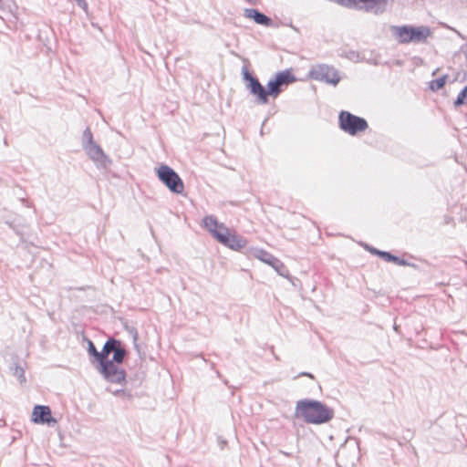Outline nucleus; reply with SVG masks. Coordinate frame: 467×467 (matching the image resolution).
<instances>
[{
    "instance_id": "4468645a",
    "label": "nucleus",
    "mask_w": 467,
    "mask_h": 467,
    "mask_svg": "<svg viewBox=\"0 0 467 467\" xmlns=\"http://www.w3.org/2000/svg\"><path fill=\"white\" fill-rule=\"evenodd\" d=\"M411 35L405 39V42H422L431 35V29L428 26H412Z\"/></svg>"
},
{
    "instance_id": "bb28decb",
    "label": "nucleus",
    "mask_w": 467,
    "mask_h": 467,
    "mask_svg": "<svg viewBox=\"0 0 467 467\" xmlns=\"http://www.w3.org/2000/svg\"><path fill=\"white\" fill-rule=\"evenodd\" d=\"M364 247L366 248V250H368L372 254H375V255L379 256V253H380V250H379V249H377L375 247H372V246H370L368 244H365Z\"/></svg>"
},
{
    "instance_id": "a878e982",
    "label": "nucleus",
    "mask_w": 467,
    "mask_h": 467,
    "mask_svg": "<svg viewBox=\"0 0 467 467\" xmlns=\"http://www.w3.org/2000/svg\"><path fill=\"white\" fill-rule=\"evenodd\" d=\"M391 256L392 254H390L389 252L380 250V253H379V257L382 258L386 262H390Z\"/></svg>"
},
{
    "instance_id": "0eeeda50",
    "label": "nucleus",
    "mask_w": 467,
    "mask_h": 467,
    "mask_svg": "<svg viewBox=\"0 0 467 467\" xmlns=\"http://www.w3.org/2000/svg\"><path fill=\"white\" fill-rule=\"evenodd\" d=\"M296 81V77L289 69L277 72L267 83V93L274 99L283 91V88Z\"/></svg>"
},
{
    "instance_id": "9d476101",
    "label": "nucleus",
    "mask_w": 467,
    "mask_h": 467,
    "mask_svg": "<svg viewBox=\"0 0 467 467\" xmlns=\"http://www.w3.org/2000/svg\"><path fill=\"white\" fill-rule=\"evenodd\" d=\"M119 344V339L114 337H109L102 348L101 351H99V355L97 356L96 361L98 365L96 366L97 370L103 376V366H108L107 362L109 361V354L114 350V345Z\"/></svg>"
},
{
    "instance_id": "f8f14e48",
    "label": "nucleus",
    "mask_w": 467,
    "mask_h": 467,
    "mask_svg": "<svg viewBox=\"0 0 467 467\" xmlns=\"http://www.w3.org/2000/svg\"><path fill=\"white\" fill-rule=\"evenodd\" d=\"M246 88L255 97L258 104L265 105L268 103L270 94L267 93V87L265 88L258 78L252 80L251 84L246 85Z\"/></svg>"
},
{
    "instance_id": "20e7f679",
    "label": "nucleus",
    "mask_w": 467,
    "mask_h": 467,
    "mask_svg": "<svg viewBox=\"0 0 467 467\" xmlns=\"http://www.w3.org/2000/svg\"><path fill=\"white\" fill-rule=\"evenodd\" d=\"M339 128L346 133L355 136L359 132L365 131L368 128V121L348 111L342 110L338 115Z\"/></svg>"
},
{
    "instance_id": "6e6552de",
    "label": "nucleus",
    "mask_w": 467,
    "mask_h": 467,
    "mask_svg": "<svg viewBox=\"0 0 467 467\" xmlns=\"http://www.w3.org/2000/svg\"><path fill=\"white\" fill-rule=\"evenodd\" d=\"M83 150L88 156L96 163L98 168L106 169L111 164V160L105 154L101 147L96 142L85 145Z\"/></svg>"
},
{
    "instance_id": "2eb2a0df",
    "label": "nucleus",
    "mask_w": 467,
    "mask_h": 467,
    "mask_svg": "<svg viewBox=\"0 0 467 467\" xmlns=\"http://www.w3.org/2000/svg\"><path fill=\"white\" fill-rule=\"evenodd\" d=\"M393 29L397 32V36L400 37V42L406 43L405 39L411 35L410 32L412 31V26H394Z\"/></svg>"
},
{
    "instance_id": "39448f33",
    "label": "nucleus",
    "mask_w": 467,
    "mask_h": 467,
    "mask_svg": "<svg viewBox=\"0 0 467 467\" xmlns=\"http://www.w3.org/2000/svg\"><path fill=\"white\" fill-rule=\"evenodd\" d=\"M158 179L175 194H182L184 191V183L179 174L170 166L161 164L156 169Z\"/></svg>"
},
{
    "instance_id": "2f4dec72",
    "label": "nucleus",
    "mask_w": 467,
    "mask_h": 467,
    "mask_svg": "<svg viewBox=\"0 0 467 467\" xmlns=\"http://www.w3.org/2000/svg\"><path fill=\"white\" fill-rule=\"evenodd\" d=\"M247 2L251 3V4H254V0H246Z\"/></svg>"
},
{
    "instance_id": "a211bd4d",
    "label": "nucleus",
    "mask_w": 467,
    "mask_h": 467,
    "mask_svg": "<svg viewBox=\"0 0 467 467\" xmlns=\"http://www.w3.org/2000/svg\"><path fill=\"white\" fill-rule=\"evenodd\" d=\"M446 79H447V76L443 75L441 78L431 81L430 82V88L432 91H437V90L441 89V88L444 87V85L446 83Z\"/></svg>"
},
{
    "instance_id": "1a4fd4ad",
    "label": "nucleus",
    "mask_w": 467,
    "mask_h": 467,
    "mask_svg": "<svg viewBox=\"0 0 467 467\" xmlns=\"http://www.w3.org/2000/svg\"><path fill=\"white\" fill-rule=\"evenodd\" d=\"M254 256L258 258L260 261L269 265L272 266L280 275L286 276L288 274L287 269L284 265V264L275 257L270 253L263 250V249H257L254 252Z\"/></svg>"
},
{
    "instance_id": "ddd939ff",
    "label": "nucleus",
    "mask_w": 467,
    "mask_h": 467,
    "mask_svg": "<svg viewBox=\"0 0 467 467\" xmlns=\"http://www.w3.org/2000/svg\"><path fill=\"white\" fill-rule=\"evenodd\" d=\"M244 16L247 18L253 19L256 24L262 25L267 27L273 26V20L269 16H265L262 12L254 8H245Z\"/></svg>"
},
{
    "instance_id": "f3484780",
    "label": "nucleus",
    "mask_w": 467,
    "mask_h": 467,
    "mask_svg": "<svg viewBox=\"0 0 467 467\" xmlns=\"http://www.w3.org/2000/svg\"><path fill=\"white\" fill-rule=\"evenodd\" d=\"M467 104V85L460 91L455 101L454 106L456 108Z\"/></svg>"
},
{
    "instance_id": "9b49d317",
    "label": "nucleus",
    "mask_w": 467,
    "mask_h": 467,
    "mask_svg": "<svg viewBox=\"0 0 467 467\" xmlns=\"http://www.w3.org/2000/svg\"><path fill=\"white\" fill-rule=\"evenodd\" d=\"M32 421L36 424L53 425L57 420L51 415V409L46 405H36L32 412Z\"/></svg>"
},
{
    "instance_id": "f03ea898",
    "label": "nucleus",
    "mask_w": 467,
    "mask_h": 467,
    "mask_svg": "<svg viewBox=\"0 0 467 467\" xmlns=\"http://www.w3.org/2000/svg\"><path fill=\"white\" fill-rule=\"evenodd\" d=\"M202 223L203 227L217 242L232 250L239 251L247 244V240L244 237L235 232L231 233L230 229L223 223H219L213 215L205 216L202 219Z\"/></svg>"
},
{
    "instance_id": "c756f323",
    "label": "nucleus",
    "mask_w": 467,
    "mask_h": 467,
    "mask_svg": "<svg viewBox=\"0 0 467 467\" xmlns=\"http://www.w3.org/2000/svg\"><path fill=\"white\" fill-rule=\"evenodd\" d=\"M399 265L407 266V265H410V264L408 261H406L405 259L400 258V262H399Z\"/></svg>"
},
{
    "instance_id": "c85d7f7f",
    "label": "nucleus",
    "mask_w": 467,
    "mask_h": 467,
    "mask_svg": "<svg viewBox=\"0 0 467 467\" xmlns=\"http://www.w3.org/2000/svg\"><path fill=\"white\" fill-rule=\"evenodd\" d=\"M400 259L399 256L392 254L390 262L399 265Z\"/></svg>"
},
{
    "instance_id": "4be33fe9",
    "label": "nucleus",
    "mask_w": 467,
    "mask_h": 467,
    "mask_svg": "<svg viewBox=\"0 0 467 467\" xmlns=\"http://www.w3.org/2000/svg\"><path fill=\"white\" fill-rule=\"evenodd\" d=\"M337 3L348 8H360V0H337Z\"/></svg>"
},
{
    "instance_id": "7ed1b4c3",
    "label": "nucleus",
    "mask_w": 467,
    "mask_h": 467,
    "mask_svg": "<svg viewBox=\"0 0 467 467\" xmlns=\"http://www.w3.org/2000/svg\"><path fill=\"white\" fill-rule=\"evenodd\" d=\"M112 354V358L107 362L108 366H103V379L109 383L125 386L127 383L126 371L119 365L128 356V351L120 340L118 345H114Z\"/></svg>"
},
{
    "instance_id": "423d86ee",
    "label": "nucleus",
    "mask_w": 467,
    "mask_h": 467,
    "mask_svg": "<svg viewBox=\"0 0 467 467\" xmlns=\"http://www.w3.org/2000/svg\"><path fill=\"white\" fill-rule=\"evenodd\" d=\"M312 79L337 86L340 80L337 70L327 64H317L309 70Z\"/></svg>"
},
{
    "instance_id": "473e14b6",
    "label": "nucleus",
    "mask_w": 467,
    "mask_h": 467,
    "mask_svg": "<svg viewBox=\"0 0 467 467\" xmlns=\"http://www.w3.org/2000/svg\"><path fill=\"white\" fill-rule=\"evenodd\" d=\"M3 2V0H0V4Z\"/></svg>"
},
{
    "instance_id": "f257e3e1",
    "label": "nucleus",
    "mask_w": 467,
    "mask_h": 467,
    "mask_svg": "<svg viewBox=\"0 0 467 467\" xmlns=\"http://www.w3.org/2000/svg\"><path fill=\"white\" fill-rule=\"evenodd\" d=\"M334 410L323 402L311 399L300 400L296 402L295 415L307 424L321 425L334 418Z\"/></svg>"
},
{
    "instance_id": "aec40b11",
    "label": "nucleus",
    "mask_w": 467,
    "mask_h": 467,
    "mask_svg": "<svg viewBox=\"0 0 467 467\" xmlns=\"http://www.w3.org/2000/svg\"><path fill=\"white\" fill-rule=\"evenodd\" d=\"M95 141L93 140L92 132H91L90 129L88 127L83 131V135H82V147H85V145L88 146V145L92 144Z\"/></svg>"
},
{
    "instance_id": "7c9ffc66",
    "label": "nucleus",
    "mask_w": 467,
    "mask_h": 467,
    "mask_svg": "<svg viewBox=\"0 0 467 467\" xmlns=\"http://www.w3.org/2000/svg\"><path fill=\"white\" fill-rule=\"evenodd\" d=\"M301 376H306V377L314 379V376L311 373H308V372H302V373L299 374V377H301Z\"/></svg>"
},
{
    "instance_id": "b1692460",
    "label": "nucleus",
    "mask_w": 467,
    "mask_h": 467,
    "mask_svg": "<svg viewBox=\"0 0 467 467\" xmlns=\"http://www.w3.org/2000/svg\"><path fill=\"white\" fill-rule=\"evenodd\" d=\"M127 331L132 337L134 347L138 349L139 346L137 345L138 340V331L134 327H126Z\"/></svg>"
},
{
    "instance_id": "412c9836",
    "label": "nucleus",
    "mask_w": 467,
    "mask_h": 467,
    "mask_svg": "<svg viewBox=\"0 0 467 467\" xmlns=\"http://www.w3.org/2000/svg\"><path fill=\"white\" fill-rule=\"evenodd\" d=\"M88 343V353L90 357L94 358V360H91V363L94 364L96 361L97 356L99 355V351L97 350L94 343L90 339H87Z\"/></svg>"
},
{
    "instance_id": "393cba45",
    "label": "nucleus",
    "mask_w": 467,
    "mask_h": 467,
    "mask_svg": "<svg viewBox=\"0 0 467 467\" xmlns=\"http://www.w3.org/2000/svg\"><path fill=\"white\" fill-rule=\"evenodd\" d=\"M112 394L116 397H126L128 399L131 398L130 392L124 389H116V390L112 391Z\"/></svg>"
},
{
    "instance_id": "5701e85b",
    "label": "nucleus",
    "mask_w": 467,
    "mask_h": 467,
    "mask_svg": "<svg viewBox=\"0 0 467 467\" xmlns=\"http://www.w3.org/2000/svg\"><path fill=\"white\" fill-rule=\"evenodd\" d=\"M243 78L247 82V84H251L252 80L256 79L257 78L253 76L247 69L246 67H243L242 68Z\"/></svg>"
},
{
    "instance_id": "cd10ccee",
    "label": "nucleus",
    "mask_w": 467,
    "mask_h": 467,
    "mask_svg": "<svg viewBox=\"0 0 467 467\" xmlns=\"http://www.w3.org/2000/svg\"><path fill=\"white\" fill-rule=\"evenodd\" d=\"M78 4V5L82 8L84 11L88 10V4L86 0H75Z\"/></svg>"
},
{
    "instance_id": "6ab92c4d",
    "label": "nucleus",
    "mask_w": 467,
    "mask_h": 467,
    "mask_svg": "<svg viewBox=\"0 0 467 467\" xmlns=\"http://www.w3.org/2000/svg\"><path fill=\"white\" fill-rule=\"evenodd\" d=\"M360 4L366 5V10H372L379 4H382L384 7L387 4V0H360Z\"/></svg>"
},
{
    "instance_id": "dca6fc26",
    "label": "nucleus",
    "mask_w": 467,
    "mask_h": 467,
    "mask_svg": "<svg viewBox=\"0 0 467 467\" xmlns=\"http://www.w3.org/2000/svg\"><path fill=\"white\" fill-rule=\"evenodd\" d=\"M10 371L17 378L20 383L26 382L25 370L18 363H14L10 367Z\"/></svg>"
}]
</instances>
